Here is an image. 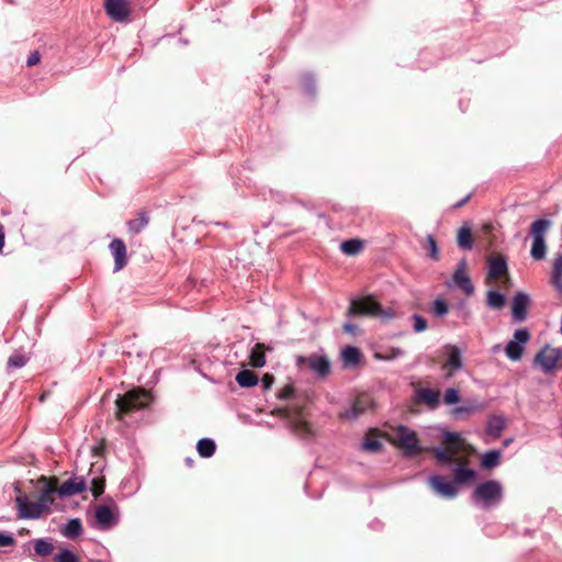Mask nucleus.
<instances>
[{
    "mask_svg": "<svg viewBox=\"0 0 562 562\" xmlns=\"http://www.w3.org/2000/svg\"><path fill=\"white\" fill-rule=\"evenodd\" d=\"M15 542L14 538L8 533H0V547L13 546Z\"/></svg>",
    "mask_w": 562,
    "mask_h": 562,
    "instance_id": "46",
    "label": "nucleus"
},
{
    "mask_svg": "<svg viewBox=\"0 0 562 562\" xmlns=\"http://www.w3.org/2000/svg\"><path fill=\"white\" fill-rule=\"evenodd\" d=\"M459 400H460V396L456 389L451 387L446 391L445 396H443V402L447 405L456 404L459 402Z\"/></svg>",
    "mask_w": 562,
    "mask_h": 562,
    "instance_id": "41",
    "label": "nucleus"
},
{
    "mask_svg": "<svg viewBox=\"0 0 562 562\" xmlns=\"http://www.w3.org/2000/svg\"><path fill=\"white\" fill-rule=\"evenodd\" d=\"M419 400L430 407H436L439 403L440 393L437 390L420 389L417 392Z\"/></svg>",
    "mask_w": 562,
    "mask_h": 562,
    "instance_id": "31",
    "label": "nucleus"
},
{
    "mask_svg": "<svg viewBox=\"0 0 562 562\" xmlns=\"http://www.w3.org/2000/svg\"><path fill=\"white\" fill-rule=\"evenodd\" d=\"M4 232H1L0 233V252L2 251L3 247H4Z\"/></svg>",
    "mask_w": 562,
    "mask_h": 562,
    "instance_id": "54",
    "label": "nucleus"
},
{
    "mask_svg": "<svg viewBox=\"0 0 562 562\" xmlns=\"http://www.w3.org/2000/svg\"><path fill=\"white\" fill-rule=\"evenodd\" d=\"M432 311L437 316H443L449 312L448 303L442 299H436L432 303Z\"/></svg>",
    "mask_w": 562,
    "mask_h": 562,
    "instance_id": "37",
    "label": "nucleus"
},
{
    "mask_svg": "<svg viewBox=\"0 0 562 562\" xmlns=\"http://www.w3.org/2000/svg\"><path fill=\"white\" fill-rule=\"evenodd\" d=\"M297 364H306L322 379L330 373V362L326 356L311 355L308 357H299Z\"/></svg>",
    "mask_w": 562,
    "mask_h": 562,
    "instance_id": "13",
    "label": "nucleus"
},
{
    "mask_svg": "<svg viewBox=\"0 0 562 562\" xmlns=\"http://www.w3.org/2000/svg\"><path fill=\"white\" fill-rule=\"evenodd\" d=\"M347 315L391 319L395 316V313L391 308H383L381 303L376 301L372 295H366L359 299H355L350 302Z\"/></svg>",
    "mask_w": 562,
    "mask_h": 562,
    "instance_id": "4",
    "label": "nucleus"
},
{
    "mask_svg": "<svg viewBox=\"0 0 562 562\" xmlns=\"http://www.w3.org/2000/svg\"><path fill=\"white\" fill-rule=\"evenodd\" d=\"M400 353H401V350H397L396 352H394V353L392 355V357H391V358H394V357H396V356H397V355H400Z\"/></svg>",
    "mask_w": 562,
    "mask_h": 562,
    "instance_id": "57",
    "label": "nucleus"
},
{
    "mask_svg": "<svg viewBox=\"0 0 562 562\" xmlns=\"http://www.w3.org/2000/svg\"><path fill=\"white\" fill-rule=\"evenodd\" d=\"M27 362V358L24 355L16 353L8 359V366L10 368H22Z\"/></svg>",
    "mask_w": 562,
    "mask_h": 562,
    "instance_id": "39",
    "label": "nucleus"
},
{
    "mask_svg": "<svg viewBox=\"0 0 562 562\" xmlns=\"http://www.w3.org/2000/svg\"><path fill=\"white\" fill-rule=\"evenodd\" d=\"M216 445L212 439L203 438L196 443V450L202 458H210L214 454Z\"/></svg>",
    "mask_w": 562,
    "mask_h": 562,
    "instance_id": "32",
    "label": "nucleus"
},
{
    "mask_svg": "<svg viewBox=\"0 0 562 562\" xmlns=\"http://www.w3.org/2000/svg\"><path fill=\"white\" fill-rule=\"evenodd\" d=\"M390 442L401 449L407 457H413L422 451L417 434L406 426H397L387 435Z\"/></svg>",
    "mask_w": 562,
    "mask_h": 562,
    "instance_id": "6",
    "label": "nucleus"
},
{
    "mask_svg": "<svg viewBox=\"0 0 562 562\" xmlns=\"http://www.w3.org/2000/svg\"><path fill=\"white\" fill-rule=\"evenodd\" d=\"M474 411V407L472 406H460V407H456L453 409V414L458 415V414H463V413H471Z\"/></svg>",
    "mask_w": 562,
    "mask_h": 562,
    "instance_id": "50",
    "label": "nucleus"
},
{
    "mask_svg": "<svg viewBox=\"0 0 562 562\" xmlns=\"http://www.w3.org/2000/svg\"><path fill=\"white\" fill-rule=\"evenodd\" d=\"M474 451L459 434L446 432L441 446L434 449V454L440 464H456L453 483L457 486L475 480V471L468 468Z\"/></svg>",
    "mask_w": 562,
    "mask_h": 562,
    "instance_id": "1",
    "label": "nucleus"
},
{
    "mask_svg": "<svg viewBox=\"0 0 562 562\" xmlns=\"http://www.w3.org/2000/svg\"><path fill=\"white\" fill-rule=\"evenodd\" d=\"M530 302L525 292H517L513 299L512 314L515 321L524 322L527 318V306Z\"/></svg>",
    "mask_w": 562,
    "mask_h": 562,
    "instance_id": "19",
    "label": "nucleus"
},
{
    "mask_svg": "<svg viewBox=\"0 0 562 562\" xmlns=\"http://www.w3.org/2000/svg\"><path fill=\"white\" fill-rule=\"evenodd\" d=\"M486 304L494 310H501L505 305V297L499 292L491 290L486 295Z\"/></svg>",
    "mask_w": 562,
    "mask_h": 562,
    "instance_id": "34",
    "label": "nucleus"
},
{
    "mask_svg": "<svg viewBox=\"0 0 562 562\" xmlns=\"http://www.w3.org/2000/svg\"><path fill=\"white\" fill-rule=\"evenodd\" d=\"M303 409L302 406L295 407L293 411L290 408H274L272 414L290 419L291 428L297 436L308 437L312 435V428L306 420L302 419Z\"/></svg>",
    "mask_w": 562,
    "mask_h": 562,
    "instance_id": "8",
    "label": "nucleus"
},
{
    "mask_svg": "<svg viewBox=\"0 0 562 562\" xmlns=\"http://www.w3.org/2000/svg\"><path fill=\"white\" fill-rule=\"evenodd\" d=\"M501 452L498 450H490L482 456L481 465L484 469H493L499 464Z\"/></svg>",
    "mask_w": 562,
    "mask_h": 562,
    "instance_id": "33",
    "label": "nucleus"
},
{
    "mask_svg": "<svg viewBox=\"0 0 562 562\" xmlns=\"http://www.w3.org/2000/svg\"><path fill=\"white\" fill-rule=\"evenodd\" d=\"M64 527H81L79 519H70Z\"/></svg>",
    "mask_w": 562,
    "mask_h": 562,
    "instance_id": "52",
    "label": "nucleus"
},
{
    "mask_svg": "<svg viewBox=\"0 0 562 562\" xmlns=\"http://www.w3.org/2000/svg\"><path fill=\"white\" fill-rule=\"evenodd\" d=\"M235 380L241 387H251L258 383L257 374L254 371L247 369L239 371L236 374Z\"/></svg>",
    "mask_w": 562,
    "mask_h": 562,
    "instance_id": "28",
    "label": "nucleus"
},
{
    "mask_svg": "<svg viewBox=\"0 0 562 562\" xmlns=\"http://www.w3.org/2000/svg\"><path fill=\"white\" fill-rule=\"evenodd\" d=\"M413 327L416 333L425 331L428 327L427 321L419 314L413 315Z\"/></svg>",
    "mask_w": 562,
    "mask_h": 562,
    "instance_id": "40",
    "label": "nucleus"
},
{
    "mask_svg": "<svg viewBox=\"0 0 562 562\" xmlns=\"http://www.w3.org/2000/svg\"><path fill=\"white\" fill-rule=\"evenodd\" d=\"M560 361H562L561 349L550 346L543 347L533 360L535 364H538L544 373L553 372Z\"/></svg>",
    "mask_w": 562,
    "mask_h": 562,
    "instance_id": "10",
    "label": "nucleus"
},
{
    "mask_svg": "<svg viewBox=\"0 0 562 562\" xmlns=\"http://www.w3.org/2000/svg\"><path fill=\"white\" fill-rule=\"evenodd\" d=\"M149 221H150L149 213L145 210H140L137 213L136 218L130 220L126 223L128 233L132 235L139 234L149 224Z\"/></svg>",
    "mask_w": 562,
    "mask_h": 562,
    "instance_id": "22",
    "label": "nucleus"
},
{
    "mask_svg": "<svg viewBox=\"0 0 562 562\" xmlns=\"http://www.w3.org/2000/svg\"><path fill=\"white\" fill-rule=\"evenodd\" d=\"M40 483L50 485L52 491L49 492L52 497L58 496L59 498L74 496L86 491L87 484L82 477L69 479L60 483L57 476H45L38 477Z\"/></svg>",
    "mask_w": 562,
    "mask_h": 562,
    "instance_id": "5",
    "label": "nucleus"
},
{
    "mask_svg": "<svg viewBox=\"0 0 562 562\" xmlns=\"http://www.w3.org/2000/svg\"><path fill=\"white\" fill-rule=\"evenodd\" d=\"M55 562H79V559L71 550L65 548L56 554Z\"/></svg>",
    "mask_w": 562,
    "mask_h": 562,
    "instance_id": "36",
    "label": "nucleus"
},
{
    "mask_svg": "<svg viewBox=\"0 0 562 562\" xmlns=\"http://www.w3.org/2000/svg\"><path fill=\"white\" fill-rule=\"evenodd\" d=\"M104 10L111 19L117 22L125 21L131 13V9L126 0H105Z\"/></svg>",
    "mask_w": 562,
    "mask_h": 562,
    "instance_id": "15",
    "label": "nucleus"
},
{
    "mask_svg": "<svg viewBox=\"0 0 562 562\" xmlns=\"http://www.w3.org/2000/svg\"><path fill=\"white\" fill-rule=\"evenodd\" d=\"M40 61H41V55H40L38 50H33L27 57L26 65L29 67H32V66L37 65Z\"/></svg>",
    "mask_w": 562,
    "mask_h": 562,
    "instance_id": "44",
    "label": "nucleus"
},
{
    "mask_svg": "<svg viewBox=\"0 0 562 562\" xmlns=\"http://www.w3.org/2000/svg\"><path fill=\"white\" fill-rule=\"evenodd\" d=\"M486 536L490 538H497L499 535L498 533H486Z\"/></svg>",
    "mask_w": 562,
    "mask_h": 562,
    "instance_id": "56",
    "label": "nucleus"
},
{
    "mask_svg": "<svg viewBox=\"0 0 562 562\" xmlns=\"http://www.w3.org/2000/svg\"><path fill=\"white\" fill-rule=\"evenodd\" d=\"M187 463H188L189 465H192L193 460H191V459H187Z\"/></svg>",
    "mask_w": 562,
    "mask_h": 562,
    "instance_id": "58",
    "label": "nucleus"
},
{
    "mask_svg": "<svg viewBox=\"0 0 562 562\" xmlns=\"http://www.w3.org/2000/svg\"><path fill=\"white\" fill-rule=\"evenodd\" d=\"M104 450H105V446H104V443L102 442V443H100L99 446H97V447H94V448H93V453H94L95 456H102V454H103V452H104Z\"/></svg>",
    "mask_w": 562,
    "mask_h": 562,
    "instance_id": "51",
    "label": "nucleus"
},
{
    "mask_svg": "<svg viewBox=\"0 0 562 562\" xmlns=\"http://www.w3.org/2000/svg\"><path fill=\"white\" fill-rule=\"evenodd\" d=\"M425 249L428 250V256L434 260H439V249L436 243V239L432 235H427L426 243H425Z\"/></svg>",
    "mask_w": 562,
    "mask_h": 562,
    "instance_id": "35",
    "label": "nucleus"
},
{
    "mask_svg": "<svg viewBox=\"0 0 562 562\" xmlns=\"http://www.w3.org/2000/svg\"><path fill=\"white\" fill-rule=\"evenodd\" d=\"M362 449L369 452H379L382 449V442L375 429L367 434L362 442Z\"/></svg>",
    "mask_w": 562,
    "mask_h": 562,
    "instance_id": "27",
    "label": "nucleus"
},
{
    "mask_svg": "<svg viewBox=\"0 0 562 562\" xmlns=\"http://www.w3.org/2000/svg\"><path fill=\"white\" fill-rule=\"evenodd\" d=\"M502 485L494 480L479 484L473 492L474 499L476 502H482L486 506L498 503L502 499Z\"/></svg>",
    "mask_w": 562,
    "mask_h": 562,
    "instance_id": "9",
    "label": "nucleus"
},
{
    "mask_svg": "<svg viewBox=\"0 0 562 562\" xmlns=\"http://www.w3.org/2000/svg\"><path fill=\"white\" fill-rule=\"evenodd\" d=\"M342 361L346 367L357 366L361 360V352L358 348L347 346L341 352Z\"/></svg>",
    "mask_w": 562,
    "mask_h": 562,
    "instance_id": "29",
    "label": "nucleus"
},
{
    "mask_svg": "<svg viewBox=\"0 0 562 562\" xmlns=\"http://www.w3.org/2000/svg\"><path fill=\"white\" fill-rule=\"evenodd\" d=\"M473 191L469 192L463 199L452 205L453 209H460L465 205L472 198Z\"/></svg>",
    "mask_w": 562,
    "mask_h": 562,
    "instance_id": "48",
    "label": "nucleus"
},
{
    "mask_svg": "<svg viewBox=\"0 0 562 562\" xmlns=\"http://www.w3.org/2000/svg\"><path fill=\"white\" fill-rule=\"evenodd\" d=\"M530 339L528 329L521 328L514 333V339L508 341L505 348L506 356L513 360H520L524 353V345Z\"/></svg>",
    "mask_w": 562,
    "mask_h": 562,
    "instance_id": "12",
    "label": "nucleus"
},
{
    "mask_svg": "<svg viewBox=\"0 0 562 562\" xmlns=\"http://www.w3.org/2000/svg\"><path fill=\"white\" fill-rule=\"evenodd\" d=\"M267 348L265 344L257 342L252 347L250 355H249V364L252 368H262L266 364V352Z\"/></svg>",
    "mask_w": 562,
    "mask_h": 562,
    "instance_id": "23",
    "label": "nucleus"
},
{
    "mask_svg": "<svg viewBox=\"0 0 562 562\" xmlns=\"http://www.w3.org/2000/svg\"><path fill=\"white\" fill-rule=\"evenodd\" d=\"M95 519L103 526L116 525L119 524V514L115 507L102 505L95 510Z\"/></svg>",
    "mask_w": 562,
    "mask_h": 562,
    "instance_id": "21",
    "label": "nucleus"
},
{
    "mask_svg": "<svg viewBox=\"0 0 562 562\" xmlns=\"http://www.w3.org/2000/svg\"><path fill=\"white\" fill-rule=\"evenodd\" d=\"M295 393V389L293 386V384H286L284 387H282L279 393H278V398L279 400H289L291 398Z\"/></svg>",
    "mask_w": 562,
    "mask_h": 562,
    "instance_id": "42",
    "label": "nucleus"
},
{
    "mask_svg": "<svg viewBox=\"0 0 562 562\" xmlns=\"http://www.w3.org/2000/svg\"><path fill=\"white\" fill-rule=\"evenodd\" d=\"M3 232L2 226L0 225V233Z\"/></svg>",
    "mask_w": 562,
    "mask_h": 562,
    "instance_id": "59",
    "label": "nucleus"
},
{
    "mask_svg": "<svg viewBox=\"0 0 562 562\" xmlns=\"http://www.w3.org/2000/svg\"><path fill=\"white\" fill-rule=\"evenodd\" d=\"M373 406V401L368 394H360L356 397L350 409L340 414L341 418L355 419L364 414Z\"/></svg>",
    "mask_w": 562,
    "mask_h": 562,
    "instance_id": "16",
    "label": "nucleus"
},
{
    "mask_svg": "<svg viewBox=\"0 0 562 562\" xmlns=\"http://www.w3.org/2000/svg\"><path fill=\"white\" fill-rule=\"evenodd\" d=\"M52 486L45 483H40L38 479L35 482L34 492L31 494L22 493L19 483L15 484V491L19 493L15 502L18 507V515L24 519H35L48 515L54 505V497L49 492Z\"/></svg>",
    "mask_w": 562,
    "mask_h": 562,
    "instance_id": "2",
    "label": "nucleus"
},
{
    "mask_svg": "<svg viewBox=\"0 0 562 562\" xmlns=\"http://www.w3.org/2000/svg\"><path fill=\"white\" fill-rule=\"evenodd\" d=\"M445 352L448 359L442 368L448 370L449 376H452L456 371L463 367L461 350L454 345H446Z\"/></svg>",
    "mask_w": 562,
    "mask_h": 562,
    "instance_id": "18",
    "label": "nucleus"
},
{
    "mask_svg": "<svg viewBox=\"0 0 562 562\" xmlns=\"http://www.w3.org/2000/svg\"><path fill=\"white\" fill-rule=\"evenodd\" d=\"M473 235L469 226L463 225L457 235L458 246L463 250H471L473 247Z\"/></svg>",
    "mask_w": 562,
    "mask_h": 562,
    "instance_id": "25",
    "label": "nucleus"
},
{
    "mask_svg": "<svg viewBox=\"0 0 562 562\" xmlns=\"http://www.w3.org/2000/svg\"><path fill=\"white\" fill-rule=\"evenodd\" d=\"M551 224V221L541 218L530 225L529 234L532 237L530 256L533 260L540 261L546 257L547 245L544 238Z\"/></svg>",
    "mask_w": 562,
    "mask_h": 562,
    "instance_id": "7",
    "label": "nucleus"
},
{
    "mask_svg": "<svg viewBox=\"0 0 562 562\" xmlns=\"http://www.w3.org/2000/svg\"><path fill=\"white\" fill-rule=\"evenodd\" d=\"M274 383V376L270 373H265L261 378V386L265 391L270 390Z\"/></svg>",
    "mask_w": 562,
    "mask_h": 562,
    "instance_id": "43",
    "label": "nucleus"
},
{
    "mask_svg": "<svg viewBox=\"0 0 562 562\" xmlns=\"http://www.w3.org/2000/svg\"><path fill=\"white\" fill-rule=\"evenodd\" d=\"M483 228L485 232H490L493 228V226H492V224L487 223V224H484Z\"/></svg>",
    "mask_w": 562,
    "mask_h": 562,
    "instance_id": "55",
    "label": "nucleus"
},
{
    "mask_svg": "<svg viewBox=\"0 0 562 562\" xmlns=\"http://www.w3.org/2000/svg\"><path fill=\"white\" fill-rule=\"evenodd\" d=\"M363 247L364 243L359 238L347 239L340 244V250L347 256L359 255Z\"/></svg>",
    "mask_w": 562,
    "mask_h": 562,
    "instance_id": "26",
    "label": "nucleus"
},
{
    "mask_svg": "<svg viewBox=\"0 0 562 562\" xmlns=\"http://www.w3.org/2000/svg\"><path fill=\"white\" fill-rule=\"evenodd\" d=\"M105 480L104 477H94L92 480L91 492L94 498L99 497L104 492Z\"/></svg>",
    "mask_w": 562,
    "mask_h": 562,
    "instance_id": "38",
    "label": "nucleus"
},
{
    "mask_svg": "<svg viewBox=\"0 0 562 562\" xmlns=\"http://www.w3.org/2000/svg\"><path fill=\"white\" fill-rule=\"evenodd\" d=\"M430 488L443 498H453L458 494V488L453 481H448L445 476L434 475L429 477Z\"/></svg>",
    "mask_w": 562,
    "mask_h": 562,
    "instance_id": "14",
    "label": "nucleus"
},
{
    "mask_svg": "<svg viewBox=\"0 0 562 562\" xmlns=\"http://www.w3.org/2000/svg\"><path fill=\"white\" fill-rule=\"evenodd\" d=\"M63 536L69 539H75L81 535L82 529H60Z\"/></svg>",
    "mask_w": 562,
    "mask_h": 562,
    "instance_id": "47",
    "label": "nucleus"
},
{
    "mask_svg": "<svg viewBox=\"0 0 562 562\" xmlns=\"http://www.w3.org/2000/svg\"><path fill=\"white\" fill-rule=\"evenodd\" d=\"M357 329V326L352 325V324H345L344 325V331L345 333H355Z\"/></svg>",
    "mask_w": 562,
    "mask_h": 562,
    "instance_id": "53",
    "label": "nucleus"
},
{
    "mask_svg": "<svg viewBox=\"0 0 562 562\" xmlns=\"http://www.w3.org/2000/svg\"><path fill=\"white\" fill-rule=\"evenodd\" d=\"M151 402L150 392L144 389H133L123 395H117L115 404V418L123 420L134 412L144 409Z\"/></svg>",
    "mask_w": 562,
    "mask_h": 562,
    "instance_id": "3",
    "label": "nucleus"
},
{
    "mask_svg": "<svg viewBox=\"0 0 562 562\" xmlns=\"http://www.w3.org/2000/svg\"><path fill=\"white\" fill-rule=\"evenodd\" d=\"M551 283L553 286L562 293V276H551Z\"/></svg>",
    "mask_w": 562,
    "mask_h": 562,
    "instance_id": "49",
    "label": "nucleus"
},
{
    "mask_svg": "<svg viewBox=\"0 0 562 562\" xmlns=\"http://www.w3.org/2000/svg\"><path fill=\"white\" fill-rule=\"evenodd\" d=\"M110 250L115 261L114 271L122 270L127 262V251L124 241L120 238L113 239L110 244Z\"/></svg>",
    "mask_w": 562,
    "mask_h": 562,
    "instance_id": "20",
    "label": "nucleus"
},
{
    "mask_svg": "<svg viewBox=\"0 0 562 562\" xmlns=\"http://www.w3.org/2000/svg\"><path fill=\"white\" fill-rule=\"evenodd\" d=\"M33 549L34 553H31V557L34 558L35 555L38 557H48L54 551L53 542L47 538H38L33 540Z\"/></svg>",
    "mask_w": 562,
    "mask_h": 562,
    "instance_id": "24",
    "label": "nucleus"
},
{
    "mask_svg": "<svg viewBox=\"0 0 562 562\" xmlns=\"http://www.w3.org/2000/svg\"><path fill=\"white\" fill-rule=\"evenodd\" d=\"M465 260H461L458 263V268L452 276V281L465 295L470 296L474 293V286L470 277L465 272Z\"/></svg>",
    "mask_w": 562,
    "mask_h": 562,
    "instance_id": "17",
    "label": "nucleus"
},
{
    "mask_svg": "<svg viewBox=\"0 0 562 562\" xmlns=\"http://www.w3.org/2000/svg\"><path fill=\"white\" fill-rule=\"evenodd\" d=\"M505 428V419L502 416H492L488 418L486 432L494 437L498 438L502 431Z\"/></svg>",
    "mask_w": 562,
    "mask_h": 562,
    "instance_id": "30",
    "label": "nucleus"
},
{
    "mask_svg": "<svg viewBox=\"0 0 562 562\" xmlns=\"http://www.w3.org/2000/svg\"><path fill=\"white\" fill-rule=\"evenodd\" d=\"M488 272L486 281L502 279V286L508 289L510 284V278L508 276V267L503 256L491 257L487 261Z\"/></svg>",
    "mask_w": 562,
    "mask_h": 562,
    "instance_id": "11",
    "label": "nucleus"
},
{
    "mask_svg": "<svg viewBox=\"0 0 562 562\" xmlns=\"http://www.w3.org/2000/svg\"><path fill=\"white\" fill-rule=\"evenodd\" d=\"M552 274L562 276V255H558L553 261Z\"/></svg>",
    "mask_w": 562,
    "mask_h": 562,
    "instance_id": "45",
    "label": "nucleus"
}]
</instances>
